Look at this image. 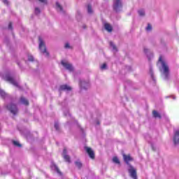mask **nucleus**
Wrapping results in <instances>:
<instances>
[{
  "label": "nucleus",
  "instance_id": "nucleus-29",
  "mask_svg": "<svg viewBox=\"0 0 179 179\" xmlns=\"http://www.w3.org/2000/svg\"><path fill=\"white\" fill-rule=\"evenodd\" d=\"M55 128L57 131L59 130V125L58 124V123L55 124Z\"/></svg>",
  "mask_w": 179,
  "mask_h": 179
},
{
  "label": "nucleus",
  "instance_id": "nucleus-6",
  "mask_svg": "<svg viewBox=\"0 0 179 179\" xmlns=\"http://www.w3.org/2000/svg\"><path fill=\"white\" fill-rule=\"evenodd\" d=\"M6 82H9L10 83H11V85H13V86H15V87H19V83H17V82H16L15 78L12 76H7L6 77Z\"/></svg>",
  "mask_w": 179,
  "mask_h": 179
},
{
  "label": "nucleus",
  "instance_id": "nucleus-24",
  "mask_svg": "<svg viewBox=\"0 0 179 179\" xmlns=\"http://www.w3.org/2000/svg\"><path fill=\"white\" fill-rule=\"evenodd\" d=\"M110 45L113 48V50H117V46H115L113 42H110Z\"/></svg>",
  "mask_w": 179,
  "mask_h": 179
},
{
  "label": "nucleus",
  "instance_id": "nucleus-28",
  "mask_svg": "<svg viewBox=\"0 0 179 179\" xmlns=\"http://www.w3.org/2000/svg\"><path fill=\"white\" fill-rule=\"evenodd\" d=\"M40 8H35V13H36V15H38L39 13H40Z\"/></svg>",
  "mask_w": 179,
  "mask_h": 179
},
{
  "label": "nucleus",
  "instance_id": "nucleus-7",
  "mask_svg": "<svg viewBox=\"0 0 179 179\" xmlns=\"http://www.w3.org/2000/svg\"><path fill=\"white\" fill-rule=\"evenodd\" d=\"M115 3L113 4V9L115 12H118L121 8H122V3H121V0H115Z\"/></svg>",
  "mask_w": 179,
  "mask_h": 179
},
{
  "label": "nucleus",
  "instance_id": "nucleus-5",
  "mask_svg": "<svg viewBox=\"0 0 179 179\" xmlns=\"http://www.w3.org/2000/svg\"><path fill=\"white\" fill-rule=\"evenodd\" d=\"M85 150L86 153H87L89 157L92 159V160H94V159H96L94 151L90 148V147H85Z\"/></svg>",
  "mask_w": 179,
  "mask_h": 179
},
{
  "label": "nucleus",
  "instance_id": "nucleus-25",
  "mask_svg": "<svg viewBox=\"0 0 179 179\" xmlns=\"http://www.w3.org/2000/svg\"><path fill=\"white\" fill-rule=\"evenodd\" d=\"M101 69H107V64L104 63L101 66Z\"/></svg>",
  "mask_w": 179,
  "mask_h": 179
},
{
  "label": "nucleus",
  "instance_id": "nucleus-27",
  "mask_svg": "<svg viewBox=\"0 0 179 179\" xmlns=\"http://www.w3.org/2000/svg\"><path fill=\"white\" fill-rule=\"evenodd\" d=\"M28 61H31V62H33V61H34V57H33V56H29Z\"/></svg>",
  "mask_w": 179,
  "mask_h": 179
},
{
  "label": "nucleus",
  "instance_id": "nucleus-11",
  "mask_svg": "<svg viewBox=\"0 0 179 179\" xmlns=\"http://www.w3.org/2000/svg\"><path fill=\"white\" fill-rule=\"evenodd\" d=\"M63 153H64V159L65 162H67V163H71V157H69V155H66V149H64L63 150Z\"/></svg>",
  "mask_w": 179,
  "mask_h": 179
},
{
  "label": "nucleus",
  "instance_id": "nucleus-20",
  "mask_svg": "<svg viewBox=\"0 0 179 179\" xmlns=\"http://www.w3.org/2000/svg\"><path fill=\"white\" fill-rule=\"evenodd\" d=\"M87 12H88V13H93V10L92 9V6H90V5L87 6Z\"/></svg>",
  "mask_w": 179,
  "mask_h": 179
},
{
  "label": "nucleus",
  "instance_id": "nucleus-2",
  "mask_svg": "<svg viewBox=\"0 0 179 179\" xmlns=\"http://www.w3.org/2000/svg\"><path fill=\"white\" fill-rule=\"evenodd\" d=\"M159 62H161L163 73L165 79H169L170 78V69L169 68V65L167 63L163 60V56H160L159 58Z\"/></svg>",
  "mask_w": 179,
  "mask_h": 179
},
{
  "label": "nucleus",
  "instance_id": "nucleus-1",
  "mask_svg": "<svg viewBox=\"0 0 179 179\" xmlns=\"http://www.w3.org/2000/svg\"><path fill=\"white\" fill-rule=\"evenodd\" d=\"M123 160L127 166H129V169H128V172L130 174V177L133 179H138V175L136 173V169L134 168L132 165L129 164V162H134V159L131 157V154L125 155L123 154Z\"/></svg>",
  "mask_w": 179,
  "mask_h": 179
},
{
  "label": "nucleus",
  "instance_id": "nucleus-34",
  "mask_svg": "<svg viewBox=\"0 0 179 179\" xmlns=\"http://www.w3.org/2000/svg\"><path fill=\"white\" fill-rule=\"evenodd\" d=\"M145 52H146V49L144 50Z\"/></svg>",
  "mask_w": 179,
  "mask_h": 179
},
{
  "label": "nucleus",
  "instance_id": "nucleus-21",
  "mask_svg": "<svg viewBox=\"0 0 179 179\" xmlns=\"http://www.w3.org/2000/svg\"><path fill=\"white\" fill-rule=\"evenodd\" d=\"M76 166H77L79 169H82V164L80 162H76Z\"/></svg>",
  "mask_w": 179,
  "mask_h": 179
},
{
  "label": "nucleus",
  "instance_id": "nucleus-10",
  "mask_svg": "<svg viewBox=\"0 0 179 179\" xmlns=\"http://www.w3.org/2000/svg\"><path fill=\"white\" fill-rule=\"evenodd\" d=\"M62 65L64 66V68H66V69H67L68 71H70V72H72V71H73V67L72 66V64L68 62L62 61Z\"/></svg>",
  "mask_w": 179,
  "mask_h": 179
},
{
  "label": "nucleus",
  "instance_id": "nucleus-8",
  "mask_svg": "<svg viewBox=\"0 0 179 179\" xmlns=\"http://www.w3.org/2000/svg\"><path fill=\"white\" fill-rule=\"evenodd\" d=\"M59 90V92H71V90H72V87L68 85H60Z\"/></svg>",
  "mask_w": 179,
  "mask_h": 179
},
{
  "label": "nucleus",
  "instance_id": "nucleus-3",
  "mask_svg": "<svg viewBox=\"0 0 179 179\" xmlns=\"http://www.w3.org/2000/svg\"><path fill=\"white\" fill-rule=\"evenodd\" d=\"M39 41V50L42 54H45V57H50V53L47 50V46H45V43H44V41L41 37H38Z\"/></svg>",
  "mask_w": 179,
  "mask_h": 179
},
{
  "label": "nucleus",
  "instance_id": "nucleus-31",
  "mask_svg": "<svg viewBox=\"0 0 179 179\" xmlns=\"http://www.w3.org/2000/svg\"><path fill=\"white\" fill-rule=\"evenodd\" d=\"M3 3H5V5H9V1L8 0H2Z\"/></svg>",
  "mask_w": 179,
  "mask_h": 179
},
{
  "label": "nucleus",
  "instance_id": "nucleus-22",
  "mask_svg": "<svg viewBox=\"0 0 179 179\" xmlns=\"http://www.w3.org/2000/svg\"><path fill=\"white\" fill-rule=\"evenodd\" d=\"M138 15H140V16H145V11L143 10H138Z\"/></svg>",
  "mask_w": 179,
  "mask_h": 179
},
{
  "label": "nucleus",
  "instance_id": "nucleus-13",
  "mask_svg": "<svg viewBox=\"0 0 179 179\" xmlns=\"http://www.w3.org/2000/svg\"><path fill=\"white\" fill-rule=\"evenodd\" d=\"M20 101L22 104H24V106H29V101L24 96L20 97Z\"/></svg>",
  "mask_w": 179,
  "mask_h": 179
},
{
  "label": "nucleus",
  "instance_id": "nucleus-12",
  "mask_svg": "<svg viewBox=\"0 0 179 179\" xmlns=\"http://www.w3.org/2000/svg\"><path fill=\"white\" fill-rule=\"evenodd\" d=\"M104 29L108 31V33H111V31H113V27L111 26V24H108V23H105L104 24Z\"/></svg>",
  "mask_w": 179,
  "mask_h": 179
},
{
  "label": "nucleus",
  "instance_id": "nucleus-32",
  "mask_svg": "<svg viewBox=\"0 0 179 179\" xmlns=\"http://www.w3.org/2000/svg\"><path fill=\"white\" fill-rule=\"evenodd\" d=\"M65 48H71V45H69V43H66L65 44Z\"/></svg>",
  "mask_w": 179,
  "mask_h": 179
},
{
  "label": "nucleus",
  "instance_id": "nucleus-17",
  "mask_svg": "<svg viewBox=\"0 0 179 179\" xmlns=\"http://www.w3.org/2000/svg\"><path fill=\"white\" fill-rule=\"evenodd\" d=\"M113 163H115V164H121V162H120V159L117 157H114L113 158Z\"/></svg>",
  "mask_w": 179,
  "mask_h": 179
},
{
  "label": "nucleus",
  "instance_id": "nucleus-9",
  "mask_svg": "<svg viewBox=\"0 0 179 179\" xmlns=\"http://www.w3.org/2000/svg\"><path fill=\"white\" fill-rule=\"evenodd\" d=\"M173 143L174 145H178L179 143V130H176L174 131Z\"/></svg>",
  "mask_w": 179,
  "mask_h": 179
},
{
  "label": "nucleus",
  "instance_id": "nucleus-26",
  "mask_svg": "<svg viewBox=\"0 0 179 179\" xmlns=\"http://www.w3.org/2000/svg\"><path fill=\"white\" fill-rule=\"evenodd\" d=\"M146 30H147V31H149L152 30V25H150V24H148V26L146 27Z\"/></svg>",
  "mask_w": 179,
  "mask_h": 179
},
{
  "label": "nucleus",
  "instance_id": "nucleus-18",
  "mask_svg": "<svg viewBox=\"0 0 179 179\" xmlns=\"http://www.w3.org/2000/svg\"><path fill=\"white\" fill-rule=\"evenodd\" d=\"M56 6H57V9H59V10L61 12H62V10H64V8H62V6H61V4H59V3L56 2Z\"/></svg>",
  "mask_w": 179,
  "mask_h": 179
},
{
  "label": "nucleus",
  "instance_id": "nucleus-23",
  "mask_svg": "<svg viewBox=\"0 0 179 179\" xmlns=\"http://www.w3.org/2000/svg\"><path fill=\"white\" fill-rule=\"evenodd\" d=\"M55 171L58 174H60V176H62V173H61V171H59V168L58 166H55Z\"/></svg>",
  "mask_w": 179,
  "mask_h": 179
},
{
  "label": "nucleus",
  "instance_id": "nucleus-30",
  "mask_svg": "<svg viewBox=\"0 0 179 179\" xmlns=\"http://www.w3.org/2000/svg\"><path fill=\"white\" fill-rule=\"evenodd\" d=\"M8 29H10V30H12V29H13L12 22H10V23H9V24H8Z\"/></svg>",
  "mask_w": 179,
  "mask_h": 179
},
{
  "label": "nucleus",
  "instance_id": "nucleus-4",
  "mask_svg": "<svg viewBox=\"0 0 179 179\" xmlns=\"http://www.w3.org/2000/svg\"><path fill=\"white\" fill-rule=\"evenodd\" d=\"M6 108H7V110H8V111H10L11 114H13V115H16V114H17V106H16V104L13 103H11L9 105L6 106Z\"/></svg>",
  "mask_w": 179,
  "mask_h": 179
},
{
  "label": "nucleus",
  "instance_id": "nucleus-14",
  "mask_svg": "<svg viewBox=\"0 0 179 179\" xmlns=\"http://www.w3.org/2000/svg\"><path fill=\"white\" fill-rule=\"evenodd\" d=\"M80 86L82 87V89H86L85 86H89V83L83 80L80 82Z\"/></svg>",
  "mask_w": 179,
  "mask_h": 179
},
{
  "label": "nucleus",
  "instance_id": "nucleus-33",
  "mask_svg": "<svg viewBox=\"0 0 179 179\" xmlns=\"http://www.w3.org/2000/svg\"><path fill=\"white\" fill-rule=\"evenodd\" d=\"M39 2L45 3L47 2V0H38Z\"/></svg>",
  "mask_w": 179,
  "mask_h": 179
},
{
  "label": "nucleus",
  "instance_id": "nucleus-15",
  "mask_svg": "<svg viewBox=\"0 0 179 179\" xmlns=\"http://www.w3.org/2000/svg\"><path fill=\"white\" fill-rule=\"evenodd\" d=\"M152 115L155 118H162V115L156 110H152Z\"/></svg>",
  "mask_w": 179,
  "mask_h": 179
},
{
  "label": "nucleus",
  "instance_id": "nucleus-16",
  "mask_svg": "<svg viewBox=\"0 0 179 179\" xmlns=\"http://www.w3.org/2000/svg\"><path fill=\"white\" fill-rule=\"evenodd\" d=\"M0 96L3 97V99H5L8 96V94H6L3 90H0Z\"/></svg>",
  "mask_w": 179,
  "mask_h": 179
},
{
  "label": "nucleus",
  "instance_id": "nucleus-19",
  "mask_svg": "<svg viewBox=\"0 0 179 179\" xmlns=\"http://www.w3.org/2000/svg\"><path fill=\"white\" fill-rule=\"evenodd\" d=\"M13 143L15 146H17V148H22V144H20V143L16 141H13Z\"/></svg>",
  "mask_w": 179,
  "mask_h": 179
}]
</instances>
